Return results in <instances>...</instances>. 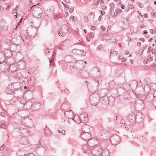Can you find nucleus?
I'll return each mask as SVG.
<instances>
[{"instance_id": "1", "label": "nucleus", "mask_w": 156, "mask_h": 156, "mask_svg": "<svg viewBox=\"0 0 156 156\" xmlns=\"http://www.w3.org/2000/svg\"><path fill=\"white\" fill-rule=\"evenodd\" d=\"M101 91L102 92H104L105 94V96H102L101 98V100L102 103L107 105L109 104V103H111V102H110V100H112L113 101L114 100L112 96L109 97L108 98L105 96V95L108 93L107 89H104L101 90Z\"/></svg>"}, {"instance_id": "2", "label": "nucleus", "mask_w": 156, "mask_h": 156, "mask_svg": "<svg viewBox=\"0 0 156 156\" xmlns=\"http://www.w3.org/2000/svg\"><path fill=\"white\" fill-rule=\"evenodd\" d=\"M129 89V84L128 83H125L123 84L121 87L117 89V92L119 96H121L127 92Z\"/></svg>"}, {"instance_id": "3", "label": "nucleus", "mask_w": 156, "mask_h": 156, "mask_svg": "<svg viewBox=\"0 0 156 156\" xmlns=\"http://www.w3.org/2000/svg\"><path fill=\"white\" fill-rule=\"evenodd\" d=\"M25 33H27L25 31H23L21 32V36H18L16 37H13L12 39V41L13 43L17 45H20L23 41H24L25 39H27V37L24 36L23 34Z\"/></svg>"}, {"instance_id": "4", "label": "nucleus", "mask_w": 156, "mask_h": 156, "mask_svg": "<svg viewBox=\"0 0 156 156\" xmlns=\"http://www.w3.org/2000/svg\"><path fill=\"white\" fill-rule=\"evenodd\" d=\"M27 31L29 35L31 37H34L36 35L37 32L36 28L35 27H33L30 26L29 27L27 30Z\"/></svg>"}, {"instance_id": "5", "label": "nucleus", "mask_w": 156, "mask_h": 156, "mask_svg": "<svg viewBox=\"0 0 156 156\" xmlns=\"http://www.w3.org/2000/svg\"><path fill=\"white\" fill-rule=\"evenodd\" d=\"M20 100H19V101L20 105H21V106L22 107H26L27 109H30V107L32 105V103L30 102H27L26 103H25L24 99L23 98H19Z\"/></svg>"}, {"instance_id": "6", "label": "nucleus", "mask_w": 156, "mask_h": 156, "mask_svg": "<svg viewBox=\"0 0 156 156\" xmlns=\"http://www.w3.org/2000/svg\"><path fill=\"white\" fill-rule=\"evenodd\" d=\"M90 99L91 104L94 105H96V103L99 102V100L98 95L96 94H93V95H91L90 96Z\"/></svg>"}, {"instance_id": "7", "label": "nucleus", "mask_w": 156, "mask_h": 156, "mask_svg": "<svg viewBox=\"0 0 156 156\" xmlns=\"http://www.w3.org/2000/svg\"><path fill=\"white\" fill-rule=\"evenodd\" d=\"M110 141L112 144L116 145L119 143L120 140L119 136L117 135H113L111 138Z\"/></svg>"}, {"instance_id": "8", "label": "nucleus", "mask_w": 156, "mask_h": 156, "mask_svg": "<svg viewBox=\"0 0 156 156\" xmlns=\"http://www.w3.org/2000/svg\"><path fill=\"white\" fill-rule=\"evenodd\" d=\"M43 13V10L40 8H36L33 10V13L35 17L38 18L41 17V14Z\"/></svg>"}, {"instance_id": "9", "label": "nucleus", "mask_w": 156, "mask_h": 156, "mask_svg": "<svg viewBox=\"0 0 156 156\" xmlns=\"http://www.w3.org/2000/svg\"><path fill=\"white\" fill-rule=\"evenodd\" d=\"M88 145L90 147H92L98 144V141L95 138L88 140L87 142Z\"/></svg>"}, {"instance_id": "10", "label": "nucleus", "mask_w": 156, "mask_h": 156, "mask_svg": "<svg viewBox=\"0 0 156 156\" xmlns=\"http://www.w3.org/2000/svg\"><path fill=\"white\" fill-rule=\"evenodd\" d=\"M39 144L36 146V147L38 148V150L37 151V154L40 156H43L45 154L46 151V149L45 147L41 146V147H38V146H39V144Z\"/></svg>"}, {"instance_id": "11", "label": "nucleus", "mask_w": 156, "mask_h": 156, "mask_svg": "<svg viewBox=\"0 0 156 156\" xmlns=\"http://www.w3.org/2000/svg\"><path fill=\"white\" fill-rule=\"evenodd\" d=\"M10 50L12 51L17 52L19 51L21 49V47L20 45L15 44L11 45L10 47Z\"/></svg>"}, {"instance_id": "12", "label": "nucleus", "mask_w": 156, "mask_h": 156, "mask_svg": "<svg viewBox=\"0 0 156 156\" xmlns=\"http://www.w3.org/2000/svg\"><path fill=\"white\" fill-rule=\"evenodd\" d=\"M23 122L24 123L26 126L29 127H31L34 125L33 121L30 119H25L23 120Z\"/></svg>"}, {"instance_id": "13", "label": "nucleus", "mask_w": 156, "mask_h": 156, "mask_svg": "<svg viewBox=\"0 0 156 156\" xmlns=\"http://www.w3.org/2000/svg\"><path fill=\"white\" fill-rule=\"evenodd\" d=\"M91 136V134L89 133L82 132L81 133V137L82 138L85 140H88Z\"/></svg>"}, {"instance_id": "14", "label": "nucleus", "mask_w": 156, "mask_h": 156, "mask_svg": "<svg viewBox=\"0 0 156 156\" xmlns=\"http://www.w3.org/2000/svg\"><path fill=\"white\" fill-rule=\"evenodd\" d=\"M144 104L141 100H138L135 104V106L139 110H142L143 108Z\"/></svg>"}, {"instance_id": "15", "label": "nucleus", "mask_w": 156, "mask_h": 156, "mask_svg": "<svg viewBox=\"0 0 156 156\" xmlns=\"http://www.w3.org/2000/svg\"><path fill=\"white\" fill-rule=\"evenodd\" d=\"M82 132L90 133V131H91L92 128L89 125L85 124L82 128Z\"/></svg>"}, {"instance_id": "16", "label": "nucleus", "mask_w": 156, "mask_h": 156, "mask_svg": "<svg viewBox=\"0 0 156 156\" xmlns=\"http://www.w3.org/2000/svg\"><path fill=\"white\" fill-rule=\"evenodd\" d=\"M112 36V34H111L105 33L103 35H101V39L102 41L109 40Z\"/></svg>"}, {"instance_id": "17", "label": "nucleus", "mask_w": 156, "mask_h": 156, "mask_svg": "<svg viewBox=\"0 0 156 156\" xmlns=\"http://www.w3.org/2000/svg\"><path fill=\"white\" fill-rule=\"evenodd\" d=\"M88 115L86 113H83L80 116L81 121L84 123L86 122L88 120Z\"/></svg>"}, {"instance_id": "18", "label": "nucleus", "mask_w": 156, "mask_h": 156, "mask_svg": "<svg viewBox=\"0 0 156 156\" xmlns=\"http://www.w3.org/2000/svg\"><path fill=\"white\" fill-rule=\"evenodd\" d=\"M73 53H75L78 55L84 56L86 54V52L77 49H74L72 50Z\"/></svg>"}, {"instance_id": "19", "label": "nucleus", "mask_w": 156, "mask_h": 156, "mask_svg": "<svg viewBox=\"0 0 156 156\" xmlns=\"http://www.w3.org/2000/svg\"><path fill=\"white\" fill-rule=\"evenodd\" d=\"M144 118V116L141 113H138L136 116V120L137 122H140L142 121Z\"/></svg>"}, {"instance_id": "20", "label": "nucleus", "mask_w": 156, "mask_h": 156, "mask_svg": "<svg viewBox=\"0 0 156 156\" xmlns=\"http://www.w3.org/2000/svg\"><path fill=\"white\" fill-rule=\"evenodd\" d=\"M4 54L5 57L7 58H10L12 55V51L9 49L5 50L4 51Z\"/></svg>"}, {"instance_id": "21", "label": "nucleus", "mask_w": 156, "mask_h": 156, "mask_svg": "<svg viewBox=\"0 0 156 156\" xmlns=\"http://www.w3.org/2000/svg\"><path fill=\"white\" fill-rule=\"evenodd\" d=\"M63 27H65V30H63L62 29H61L60 30L61 33L60 32H59L58 33V35H59V36L60 35L63 37L65 36L66 35L68 32L67 29L66 28V26H63Z\"/></svg>"}, {"instance_id": "22", "label": "nucleus", "mask_w": 156, "mask_h": 156, "mask_svg": "<svg viewBox=\"0 0 156 156\" xmlns=\"http://www.w3.org/2000/svg\"><path fill=\"white\" fill-rule=\"evenodd\" d=\"M19 141L21 144L23 145H27L29 143L28 141L27 140L25 137L20 138Z\"/></svg>"}, {"instance_id": "23", "label": "nucleus", "mask_w": 156, "mask_h": 156, "mask_svg": "<svg viewBox=\"0 0 156 156\" xmlns=\"http://www.w3.org/2000/svg\"><path fill=\"white\" fill-rule=\"evenodd\" d=\"M128 120L131 122H133L136 120V116L133 113H132L128 117Z\"/></svg>"}, {"instance_id": "24", "label": "nucleus", "mask_w": 156, "mask_h": 156, "mask_svg": "<svg viewBox=\"0 0 156 156\" xmlns=\"http://www.w3.org/2000/svg\"><path fill=\"white\" fill-rule=\"evenodd\" d=\"M41 104L38 102L34 103L33 106V108L34 110H39L40 108Z\"/></svg>"}, {"instance_id": "25", "label": "nucleus", "mask_w": 156, "mask_h": 156, "mask_svg": "<svg viewBox=\"0 0 156 156\" xmlns=\"http://www.w3.org/2000/svg\"><path fill=\"white\" fill-rule=\"evenodd\" d=\"M102 150L100 149L99 150H97L96 149H93L92 152V154L94 156H99L100 152Z\"/></svg>"}, {"instance_id": "26", "label": "nucleus", "mask_w": 156, "mask_h": 156, "mask_svg": "<svg viewBox=\"0 0 156 156\" xmlns=\"http://www.w3.org/2000/svg\"><path fill=\"white\" fill-rule=\"evenodd\" d=\"M20 133H22L23 135L24 136H27L28 134L29 131H28L27 129L25 128H22L20 129Z\"/></svg>"}, {"instance_id": "27", "label": "nucleus", "mask_w": 156, "mask_h": 156, "mask_svg": "<svg viewBox=\"0 0 156 156\" xmlns=\"http://www.w3.org/2000/svg\"><path fill=\"white\" fill-rule=\"evenodd\" d=\"M12 85L14 88L16 90L20 89L21 87L20 83L18 82L14 83Z\"/></svg>"}, {"instance_id": "28", "label": "nucleus", "mask_w": 156, "mask_h": 156, "mask_svg": "<svg viewBox=\"0 0 156 156\" xmlns=\"http://www.w3.org/2000/svg\"><path fill=\"white\" fill-rule=\"evenodd\" d=\"M101 151L102 156H109V153L107 150H104Z\"/></svg>"}, {"instance_id": "29", "label": "nucleus", "mask_w": 156, "mask_h": 156, "mask_svg": "<svg viewBox=\"0 0 156 156\" xmlns=\"http://www.w3.org/2000/svg\"><path fill=\"white\" fill-rule=\"evenodd\" d=\"M18 156H25V154L23 153V151L22 150L18 151L17 152Z\"/></svg>"}, {"instance_id": "30", "label": "nucleus", "mask_w": 156, "mask_h": 156, "mask_svg": "<svg viewBox=\"0 0 156 156\" xmlns=\"http://www.w3.org/2000/svg\"><path fill=\"white\" fill-rule=\"evenodd\" d=\"M72 119L76 123H80V119L77 116H75L73 118H72Z\"/></svg>"}, {"instance_id": "31", "label": "nucleus", "mask_w": 156, "mask_h": 156, "mask_svg": "<svg viewBox=\"0 0 156 156\" xmlns=\"http://www.w3.org/2000/svg\"><path fill=\"white\" fill-rule=\"evenodd\" d=\"M17 99L16 97L13 98L10 101V103L13 105H15L16 104L15 101Z\"/></svg>"}, {"instance_id": "32", "label": "nucleus", "mask_w": 156, "mask_h": 156, "mask_svg": "<svg viewBox=\"0 0 156 156\" xmlns=\"http://www.w3.org/2000/svg\"><path fill=\"white\" fill-rule=\"evenodd\" d=\"M107 133L106 132H102L101 133L100 136L101 138H104L105 137H106V135Z\"/></svg>"}, {"instance_id": "33", "label": "nucleus", "mask_w": 156, "mask_h": 156, "mask_svg": "<svg viewBox=\"0 0 156 156\" xmlns=\"http://www.w3.org/2000/svg\"><path fill=\"white\" fill-rule=\"evenodd\" d=\"M6 92L7 94H12V90L9 89H7L6 90Z\"/></svg>"}, {"instance_id": "34", "label": "nucleus", "mask_w": 156, "mask_h": 156, "mask_svg": "<svg viewBox=\"0 0 156 156\" xmlns=\"http://www.w3.org/2000/svg\"><path fill=\"white\" fill-rule=\"evenodd\" d=\"M87 147L85 145H84L83 146V149L86 153H87L88 151V149H87Z\"/></svg>"}, {"instance_id": "35", "label": "nucleus", "mask_w": 156, "mask_h": 156, "mask_svg": "<svg viewBox=\"0 0 156 156\" xmlns=\"http://www.w3.org/2000/svg\"><path fill=\"white\" fill-rule=\"evenodd\" d=\"M12 41V40L9 39H7L5 40V43L9 45Z\"/></svg>"}, {"instance_id": "36", "label": "nucleus", "mask_w": 156, "mask_h": 156, "mask_svg": "<svg viewBox=\"0 0 156 156\" xmlns=\"http://www.w3.org/2000/svg\"><path fill=\"white\" fill-rule=\"evenodd\" d=\"M129 20L130 19L129 17H127L126 18H123V21H124V22H125L126 23H128L129 21Z\"/></svg>"}, {"instance_id": "37", "label": "nucleus", "mask_w": 156, "mask_h": 156, "mask_svg": "<svg viewBox=\"0 0 156 156\" xmlns=\"http://www.w3.org/2000/svg\"><path fill=\"white\" fill-rule=\"evenodd\" d=\"M111 40H112V42L114 43L116 42V39L115 38V37H112V36L111 37Z\"/></svg>"}, {"instance_id": "38", "label": "nucleus", "mask_w": 156, "mask_h": 156, "mask_svg": "<svg viewBox=\"0 0 156 156\" xmlns=\"http://www.w3.org/2000/svg\"><path fill=\"white\" fill-rule=\"evenodd\" d=\"M136 4L138 6L141 8H142L143 7V5L142 4L139 2H137Z\"/></svg>"}, {"instance_id": "39", "label": "nucleus", "mask_w": 156, "mask_h": 156, "mask_svg": "<svg viewBox=\"0 0 156 156\" xmlns=\"http://www.w3.org/2000/svg\"><path fill=\"white\" fill-rule=\"evenodd\" d=\"M76 63H78L79 64H83L84 63V62L82 60H79L77 61L76 62Z\"/></svg>"}, {"instance_id": "40", "label": "nucleus", "mask_w": 156, "mask_h": 156, "mask_svg": "<svg viewBox=\"0 0 156 156\" xmlns=\"http://www.w3.org/2000/svg\"><path fill=\"white\" fill-rule=\"evenodd\" d=\"M153 98L154 99V100H156V90L154 91V92L153 94Z\"/></svg>"}, {"instance_id": "41", "label": "nucleus", "mask_w": 156, "mask_h": 156, "mask_svg": "<svg viewBox=\"0 0 156 156\" xmlns=\"http://www.w3.org/2000/svg\"><path fill=\"white\" fill-rule=\"evenodd\" d=\"M1 127L2 128L5 129L6 128V126L4 123H2L1 125Z\"/></svg>"}, {"instance_id": "42", "label": "nucleus", "mask_w": 156, "mask_h": 156, "mask_svg": "<svg viewBox=\"0 0 156 156\" xmlns=\"http://www.w3.org/2000/svg\"><path fill=\"white\" fill-rule=\"evenodd\" d=\"M84 20L85 22H87L88 21V17L86 16H85L84 17Z\"/></svg>"}, {"instance_id": "43", "label": "nucleus", "mask_w": 156, "mask_h": 156, "mask_svg": "<svg viewBox=\"0 0 156 156\" xmlns=\"http://www.w3.org/2000/svg\"><path fill=\"white\" fill-rule=\"evenodd\" d=\"M122 11V10L121 9H118L117 10H116V12L118 13H120Z\"/></svg>"}, {"instance_id": "44", "label": "nucleus", "mask_w": 156, "mask_h": 156, "mask_svg": "<svg viewBox=\"0 0 156 156\" xmlns=\"http://www.w3.org/2000/svg\"><path fill=\"white\" fill-rule=\"evenodd\" d=\"M129 9H133L134 8V6L133 5L131 4H130L129 5V6L128 7Z\"/></svg>"}, {"instance_id": "45", "label": "nucleus", "mask_w": 156, "mask_h": 156, "mask_svg": "<svg viewBox=\"0 0 156 156\" xmlns=\"http://www.w3.org/2000/svg\"><path fill=\"white\" fill-rule=\"evenodd\" d=\"M107 7L105 5H103L102 7V9L104 11V10H105L106 9Z\"/></svg>"}, {"instance_id": "46", "label": "nucleus", "mask_w": 156, "mask_h": 156, "mask_svg": "<svg viewBox=\"0 0 156 156\" xmlns=\"http://www.w3.org/2000/svg\"><path fill=\"white\" fill-rule=\"evenodd\" d=\"M5 145L4 144L2 145L1 147H0V150L1 151H2L4 150Z\"/></svg>"}, {"instance_id": "47", "label": "nucleus", "mask_w": 156, "mask_h": 156, "mask_svg": "<svg viewBox=\"0 0 156 156\" xmlns=\"http://www.w3.org/2000/svg\"><path fill=\"white\" fill-rule=\"evenodd\" d=\"M17 10V9H13L12 10V14H14L15 13H16V11Z\"/></svg>"}, {"instance_id": "48", "label": "nucleus", "mask_w": 156, "mask_h": 156, "mask_svg": "<svg viewBox=\"0 0 156 156\" xmlns=\"http://www.w3.org/2000/svg\"><path fill=\"white\" fill-rule=\"evenodd\" d=\"M99 1L98 0H96V1L95 0V1L94 2V3L95 5H97L99 3Z\"/></svg>"}, {"instance_id": "49", "label": "nucleus", "mask_w": 156, "mask_h": 156, "mask_svg": "<svg viewBox=\"0 0 156 156\" xmlns=\"http://www.w3.org/2000/svg\"><path fill=\"white\" fill-rule=\"evenodd\" d=\"M0 115L2 117H4L5 116V114L4 113L0 112Z\"/></svg>"}, {"instance_id": "50", "label": "nucleus", "mask_w": 156, "mask_h": 156, "mask_svg": "<svg viewBox=\"0 0 156 156\" xmlns=\"http://www.w3.org/2000/svg\"><path fill=\"white\" fill-rule=\"evenodd\" d=\"M109 5L111 7L113 8L114 6V4L113 3H110Z\"/></svg>"}, {"instance_id": "51", "label": "nucleus", "mask_w": 156, "mask_h": 156, "mask_svg": "<svg viewBox=\"0 0 156 156\" xmlns=\"http://www.w3.org/2000/svg\"><path fill=\"white\" fill-rule=\"evenodd\" d=\"M73 11V8H70L69 9V12L70 13H72Z\"/></svg>"}, {"instance_id": "52", "label": "nucleus", "mask_w": 156, "mask_h": 156, "mask_svg": "<svg viewBox=\"0 0 156 156\" xmlns=\"http://www.w3.org/2000/svg\"><path fill=\"white\" fill-rule=\"evenodd\" d=\"M155 50L154 49H152L151 50V53L152 54H154L155 53Z\"/></svg>"}, {"instance_id": "53", "label": "nucleus", "mask_w": 156, "mask_h": 156, "mask_svg": "<svg viewBox=\"0 0 156 156\" xmlns=\"http://www.w3.org/2000/svg\"><path fill=\"white\" fill-rule=\"evenodd\" d=\"M49 62L50 63V64L51 65V66H54V63H52V60H49Z\"/></svg>"}, {"instance_id": "54", "label": "nucleus", "mask_w": 156, "mask_h": 156, "mask_svg": "<svg viewBox=\"0 0 156 156\" xmlns=\"http://www.w3.org/2000/svg\"><path fill=\"white\" fill-rule=\"evenodd\" d=\"M144 16L145 18H147L148 17V15L147 13H145L144 15Z\"/></svg>"}, {"instance_id": "55", "label": "nucleus", "mask_w": 156, "mask_h": 156, "mask_svg": "<svg viewBox=\"0 0 156 156\" xmlns=\"http://www.w3.org/2000/svg\"><path fill=\"white\" fill-rule=\"evenodd\" d=\"M101 30H103V31L105 30V27H104L103 26H101Z\"/></svg>"}, {"instance_id": "56", "label": "nucleus", "mask_w": 156, "mask_h": 156, "mask_svg": "<svg viewBox=\"0 0 156 156\" xmlns=\"http://www.w3.org/2000/svg\"><path fill=\"white\" fill-rule=\"evenodd\" d=\"M152 48L151 47H149L148 48L147 50V52L149 53L151 51V50H152Z\"/></svg>"}, {"instance_id": "57", "label": "nucleus", "mask_w": 156, "mask_h": 156, "mask_svg": "<svg viewBox=\"0 0 156 156\" xmlns=\"http://www.w3.org/2000/svg\"><path fill=\"white\" fill-rule=\"evenodd\" d=\"M95 29V27L94 26H92L91 27V29L92 30H94Z\"/></svg>"}, {"instance_id": "58", "label": "nucleus", "mask_w": 156, "mask_h": 156, "mask_svg": "<svg viewBox=\"0 0 156 156\" xmlns=\"http://www.w3.org/2000/svg\"><path fill=\"white\" fill-rule=\"evenodd\" d=\"M86 40L87 41H89L90 40V37H87L86 38Z\"/></svg>"}, {"instance_id": "59", "label": "nucleus", "mask_w": 156, "mask_h": 156, "mask_svg": "<svg viewBox=\"0 0 156 156\" xmlns=\"http://www.w3.org/2000/svg\"><path fill=\"white\" fill-rule=\"evenodd\" d=\"M148 61L146 60H144V64H147L148 62Z\"/></svg>"}, {"instance_id": "60", "label": "nucleus", "mask_w": 156, "mask_h": 156, "mask_svg": "<svg viewBox=\"0 0 156 156\" xmlns=\"http://www.w3.org/2000/svg\"><path fill=\"white\" fill-rule=\"evenodd\" d=\"M150 32L151 34H153V29H150Z\"/></svg>"}, {"instance_id": "61", "label": "nucleus", "mask_w": 156, "mask_h": 156, "mask_svg": "<svg viewBox=\"0 0 156 156\" xmlns=\"http://www.w3.org/2000/svg\"><path fill=\"white\" fill-rule=\"evenodd\" d=\"M101 48V45H100L97 47V49H100Z\"/></svg>"}, {"instance_id": "62", "label": "nucleus", "mask_w": 156, "mask_h": 156, "mask_svg": "<svg viewBox=\"0 0 156 156\" xmlns=\"http://www.w3.org/2000/svg\"><path fill=\"white\" fill-rule=\"evenodd\" d=\"M140 40L141 41H142L143 42L144 41V38H140Z\"/></svg>"}, {"instance_id": "63", "label": "nucleus", "mask_w": 156, "mask_h": 156, "mask_svg": "<svg viewBox=\"0 0 156 156\" xmlns=\"http://www.w3.org/2000/svg\"><path fill=\"white\" fill-rule=\"evenodd\" d=\"M29 156H35L32 153H30L29 154Z\"/></svg>"}, {"instance_id": "64", "label": "nucleus", "mask_w": 156, "mask_h": 156, "mask_svg": "<svg viewBox=\"0 0 156 156\" xmlns=\"http://www.w3.org/2000/svg\"><path fill=\"white\" fill-rule=\"evenodd\" d=\"M153 16H156V12H154L153 13Z\"/></svg>"}]
</instances>
